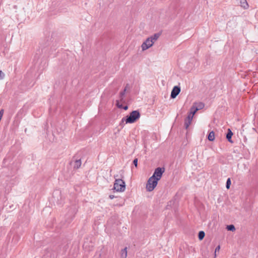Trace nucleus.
<instances>
[{"label": "nucleus", "mask_w": 258, "mask_h": 258, "mask_svg": "<svg viewBox=\"0 0 258 258\" xmlns=\"http://www.w3.org/2000/svg\"><path fill=\"white\" fill-rule=\"evenodd\" d=\"M115 181L113 189L117 192H123L125 189V183L122 179L124 178V171L121 170L118 174L114 175Z\"/></svg>", "instance_id": "1"}, {"label": "nucleus", "mask_w": 258, "mask_h": 258, "mask_svg": "<svg viewBox=\"0 0 258 258\" xmlns=\"http://www.w3.org/2000/svg\"><path fill=\"white\" fill-rule=\"evenodd\" d=\"M160 35V34L159 33H155L146 39L141 45L142 50L145 51L152 46L154 43L158 40Z\"/></svg>", "instance_id": "2"}, {"label": "nucleus", "mask_w": 258, "mask_h": 258, "mask_svg": "<svg viewBox=\"0 0 258 258\" xmlns=\"http://www.w3.org/2000/svg\"><path fill=\"white\" fill-rule=\"evenodd\" d=\"M140 117V113L137 110L133 111L130 113L125 119L126 123H132L135 122Z\"/></svg>", "instance_id": "3"}, {"label": "nucleus", "mask_w": 258, "mask_h": 258, "mask_svg": "<svg viewBox=\"0 0 258 258\" xmlns=\"http://www.w3.org/2000/svg\"><path fill=\"white\" fill-rule=\"evenodd\" d=\"M158 180L153 177H150L146 184V189L149 191H152L157 186Z\"/></svg>", "instance_id": "4"}, {"label": "nucleus", "mask_w": 258, "mask_h": 258, "mask_svg": "<svg viewBox=\"0 0 258 258\" xmlns=\"http://www.w3.org/2000/svg\"><path fill=\"white\" fill-rule=\"evenodd\" d=\"M164 168L158 167L156 169H155L152 177H153L154 178H156V179H157V180H159L161 179L162 174L164 172Z\"/></svg>", "instance_id": "5"}, {"label": "nucleus", "mask_w": 258, "mask_h": 258, "mask_svg": "<svg viewBox=\"0 0 258 258\" xmlns=\"http://www.w3.org/2000/svg\"><path fill=\"white\" fill-rule=\"evenodd\" d=\"M180 92V88L178 86H174L171 91V98H175Z\"/></svg>", "instance_id": "6"}, {"label": "nucleus", "mask_w": 258, "mask_h": 258, "mask_svg": "<svg viewBox=\"0 0 258 258\" xmlns=\"http://www.w3.org/2000/svg\"><path fill=\"white\" fill-rule=\"evenodd\" d=\"M240 2V6L244 9H247L248 8V5L246 0H238Z\"/></svg>", "instance_id": "7"}, {"label": "nucleus", "mask_w": 258, "mask_h": 258, "mask_svg": "<svg viewBox=\"0 0 258 258\" xmlns=\"http://www.w3.org/2000/svg\"><path fill=\"white\" fill-rule=\"evenodd\" d=\"M127 248L125 247L122 249L120 252V258H126L127 256Z\"/></svg>", "instance_id": "8"}, {"label": "nucleus", "mask_w": 258, "mask_h": 258, "mask_svg": "<svg viewBox=\"0 0 258 258\" xmlns=\"http://www.w3.org/2000/svg\"><path fill=\"white\" fill-rule=\"evenodd\" d=\"M195 108L199 110L202 109L204 107V104L202 102L195 103L192 105Z\"/></svg>", "instance_id": "9"}, {"label": "nucleus", "mask_w": 258, "mask_h": 258, "mask_svg": "<svg viewBox=\"0 0 258 258\" xmlns=\"http://www.w3.org/2000/svg\"><path fill=\"white\" fill-rule=\"evenodd\" d=\"M233 135V133L232 131L229 128L228 130V133L226 135V138L227 139L228 141L232 143V141L231 140V137Z\"/></svg>", "instance_id": "10"}, {"label": "nucleus", "mask_w": 258, "mask_h": 258, "mask_svg": "<svg viewBox=\"0 0 258 258\" xmlns=\"http://www.w3.org/2000/svg\"><path fill=\"white\" fill-rule=\"evenodd\" d=\"M208 139L210 141H213L215 140V133L213 131H211L209 134Z\"/></svg>", "instance_id": "11"}, {"label": "nucleus", "mask_w": 258, "mask_h": 258, "mask_svg": "<svg viewBox=\"0 0 258 258\" xmlns=\"http://www.w3.org/2000/svg\"><path fill=\"white\" fill-rule=\"evenodd\" d=\"M81 161L80 160H77L75 161L74 168L76 169H78L79 167H80L81 165Z\"/></svg>", "instance_id": "12"}, {"label": "nucleus", "mask_w": 258, "mask_h": 258, "mask_svg": "<svg viewBox=\"0 0 258 258\" xmlns=\"http://www.w3.org/2000/svg\"><path fill=\"white\" fill-rule=\"evenodd\" d=\"M198 110V109L197 108H195L194 105L192 106V107L190 108V112L189 113L194 115L196 112Z\"/></svg>", "instance_id": "13"}, {"label": "nucleus", "mask_w": 258, "mask_h": 258, "mask_svg": "<svg viewBox=\"0 0 258 258\" xmlns=\"http://www.w3.org/2000/svg\"><path fill=\"white\" fill-rule=\"evenodd\" d=\"M205 235V232L203 231H200L198 235L199 240H202L203 239Z\"/></svg>", "instance_id": "14"}, {"label": "nucleus", "mask_w": 258, "mask_h": 258, "mask_svg": "<svg viewBox=\"0 0 258 258\" xmlns=\"http://www.w3.org/2000/svg\"><path fill=\"white\" fill-rule=\"evenodd\" d=\"M191 122V121L189 120H187L186 119H185V121H184V126H185V127L186 129L188 128V127L190 125Z\"/></svg>", "instance_id": "15"}, {"label": "nucleus", "mask_w": 258, "mask_h": 258, "mask_svg": "<svg viewBox=\"0 0 258 258\" xmlns=\"http://www.w3.org/2000/svg\"><path fill=\"white\" fill-rule=\"evenodd\" d=\"M226 229L229 231H234L235 230V227L233 225H227Z\"/></svg>", "instance_id": "16"}, {"label": "nucleus", "mask_w": 258, "mask_h": 258, "mask_svg": "<svg viewBox=\"0 0 258 258\" xmlns=\"http://www.w3.org/2000/svg\"><path fill=\"white\" fill-rule=\"evenodd\" d=\"M220 249V245H218L215 248V252H214V257H216L217 256V252H219Z\"/></svg>", "instance_id": "17"}, {"label": "nucleus", "mask_w": 258, "mask_h": 258, "mask_svg": "<svg viewBox=\"0 0 258 258\" xmlns=\"http://www.w3.org/2000/svg\"><path fill=\"white\" fill-rule=\"evenodd\" d=\"M116 106L119 108H122L123 106L121 103L120 102H119V100H116Z\"/></svg>", "instance_id": "18"}, {"label": "nucleus", "mask_w": 258, "mask_h": 258, "mask_svg": "<svg viewBox=\"0 0 258 258\" xmlns=\"http://www.w3.org/2000/svg\"><path fill=\"white\" fill-rule=\"evenodd\" d=\"M231 184V180L230 178H228L226 182V187L229 188L230 187V185Z\"/></svg>", "instance_id": "19"}, {"label": "nucleus", "mask_w": 258, "mask_h": 258, "mask_svg": "<svg viewBox=\"0 0 258 258\" xmlns=\"http://www.w3.org/2000/svg\"><path fill=\"white\" fill-rule=\"evenodd\" d=\"M194 115L189 113L186 119L192 121Z\"/></svg>", "instance_id": "20"}, {"label": "nucleus", "mask_w": 258, "mask_h": 258, "mask_svg": "<svg viewBox=\"0 0 258 258\" xmlns=\"http://www.w3.org/2000/svg\"><path fill=\"white\" fill-rule=\"evenodd\" d=\"M118 100L121 103H124L125 102V100L124 99V96H121L119 95V99Z\"/></svg>", "instance_id": "21"}, {"label": "nucleus", "mask_w": 258, "mask_h": 258, "mask_svg": "<svg viewBox=\"0 0 258 258\" xmlns=\"http://www.w3.org/2000/svg\"><path fill=\"white\" fill-rule=\"evenodd\" d=\"M5 74L2 71H0V80H3L4 78Z\"/></svg>", "instance_id": "22"}, {"label": "nucleus", "mask_w": 258, "mask_h": 258, "mask_svg": "<svg viewBox=\"0 0 258 258\" xmlns=\"http://www.w3.org/2000/svg\"><path fill=\"white\" fill-rule=\"evenodd\" d=\"M133 163L136 167H137V166H138V159L137 158H136L134 160Z\"/></svg>", "instance_id": "23"}, {"label": "nucleus", "mask_w": 258, "mask_h": 258, "mask_svg": "<svg viewBox=\"0 0 258 258\" xmlns=\"http://www.w3.org/2000/svg\"><path fill=\"white\" fill-rule=\"evenodd\" d=\"M175 203L173 201H171L169 202L168 206H171L172 204H173ZM170 208H175V207H170Z\"/></svg>", "instance_id": "24"}, {"label": "nucleus", "mask_w": 258, "mask_h": 258, "mask_svg": "<svg viewBox=\"0 0 258 258\" xmlns=\"http://www.w3.org/2000/svg\"><path fill=\"white\" fill-rule=\"evenodd\" d=\"M130 89V86H129V85L128 84H126L124 90H123V91L124 92H125L127 91V89Z\"/></svg>", "instance_id": "25"}, {"label": "nucleus", "mask_w": 258, "mask_h": 258, "mask_svg": "<svg viewBox=\"0 0 258 258\" xmlns=\"http://www.w3.org/2000/svg\"><path fill=\"white\" fill-rule=\"evenodd\" d=\"M125 92H124L123 91L120 92L119 93V95L120 96H124V95H125Z\"/></svg>", "instance_id": "26"}, {"label": "nucleus", "mask_w": 258, "mask_h": 258, "mask_svg": "<svg viewBox=\"0 0 258 258\" xmlns=\"http://www.w3.org/2000/svg\"><path fill=\"white\" fill-rule=\"evenodd\" d=\"M122 108H123L125 110H126L127 109L128 106H125L123 107Z\"/></svg>", "instance_id": "27"}, {"label": "nucleus", "mask_w": 258, "mask_h": 258, "mask_svg": "<svg viewBox=\"0 0 258 258\" xmlns=\"http://www.w3.org/2000/svg\"><path fill=\"white\" fill-rule=\"evenodd\" d=\"M109 198L110 199H113L114 198V196L113 195H110Z\"/></svg>", "instance_id": "28"}]
</instances>
